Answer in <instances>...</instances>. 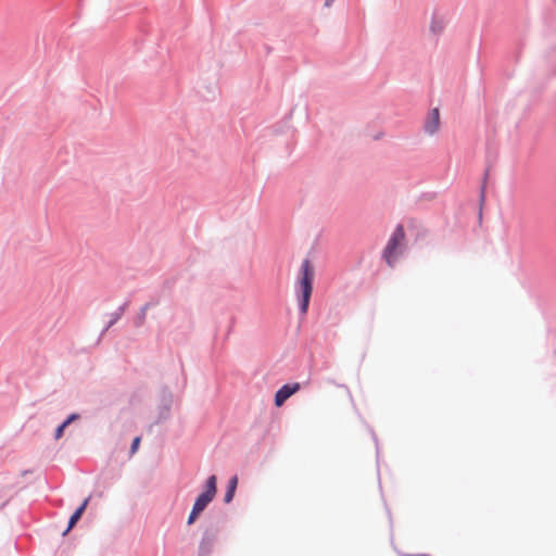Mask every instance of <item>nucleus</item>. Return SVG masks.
I'll return each mask as SVG.
<instances>
[{
  "instance_id": "6e6552de",
  "label": "nucleus",
  "mask_w": 556,
  "mask_h": 556,
  "mask_svg": "<svg viewBox=\"0 0 556 556\" xmlns=\"http://www.w3.org/2000/svg\"><path fill=\"white\" fill-rule=\"evenodd\" d=\"M139 444H140V438L137 437L134 439L132 443H131V446H130V452L131 454L136 453L139 448Z\"/></svg>"
},
{
  "instance_id": "20e7f679",
  "label": "nucleus",
  "mask_w": 556,
  "mask_h": 556,
  "mask_svg": "<svg viewBox=\"0 0 556 556\" xmlns=\"http://www.w3.org/2000/svg\"><path fill=\"white\" fill-rule=\"evenodd\" d=\"M300 390V383L282 386L275 394V404L280 407L291 395Z\"/></svg>"
},
{
  "instance_id": "f03ea898",
  "label": "nucleus",
  "mask_w": 556,
  "mask_h": 556,
  "mask_svg": "<svg viewBox=\"0 0 556 556\" xmlns=\"http://www.w3.org/2000/svg\"><path fill=\"white\" fill-rule=\"evenodd\" d=\"M216 494V477L211 476L206 480L205 491L202 492L195 500L193 508L188 518V525H192L199 515L213 501Z\"/></svg>"
},
{
  "instance_id": "9d476101",
  "label": "nucleus",
  "mask_w": 556,
  "mask_h": 556,
  "mask_svg": "<svg viewBox=\"0 0 556 556\" xmlns=\"http://www.w3.org/2000/svg\"><path fill=\"white\" fill-rule=\"evenodd\" d=\"M431 29L434 31V33H439L442 30V25H440L439 23L437 22H433L432 25H431Z\"/></svg>"
},
{
  "instance_id": "423d86ee",
  "label": "nucleus",
  "mask_w": 556,
  "mask_h": 556,
  "mask_svg": "<svg viewBox=\"0 0 556 556\" xmlns=\"http://www.w3.org/2000/svg\"><path fill=\"white\" fill-rule=\"evenodd\" d=\"M89 498H86L81 505L75 510V513L71 516L68 521V528L67 531H70L80 519L81 515L84 514L85 509L87 508Z\"/></svg>"
},
{
  "instance_id": "7ed1b4c3",
  "label": "nucleus",
  "mask_w": 556,
  "mask_h": 556,
  "mask_svg": "<svg viewBox=\"0 0 556 556\" xmlns=\"http://www.w3.org/2000/svg\"><path fill=\"white\" fill-rule=\"evenodd\" d=\"M405 239V232L402 225H399L391 238L388 241V244L383 251V257L387 261L389 266H393L397 256V249L403 243Z\"/></svg>"
},
{
  "instance_id": "1a4fd4ad",
  "label": "nucleus",
  "mask_w": 556,
  "mask_h": 556,
  "mask_svg": "<svg viewBox=\"0 0 556 556\" xmlns=\"http://www.w3.org/2000/svg\"><path fill=\"white\" fill-rule=\"evenodd\" d=\"M66 427H67V422H64V421L58 427V429L55 431L56 439H60L62 437V433Z\"/></svg>"
},
{
  "instance_id": "39448f33",
  "label": "nucleus",
  "mask_w": 556,
  "mask_h": 556,
  "mask_svg": "<svg viewBox=\"0 0 556 556\" xmlns=\"http://www.w3.org/2000/svg\"><path fill=\"white\" fill-rule=\"evenodd\" d=\"M440 128V111L438 108L431 110L426 123L425 129L429 135H434Z\"/></svg>"
},
{
  "instance_id": "0eeeda50",
  "label": "nucleus",
  "mask_w": 556,
  "mask_h": 556,
  "mask_svg": "<svg viewBox=\"0 0 556 556\" xmlns=\"http://www.w3.org/2000/svg\"><path fill=\"white\" fill-rule=\"evenodd\" d=\"M237 485H238V477L237 476H233L230 480H229V483H228V488H227V491L225 493V503H230L235 496V492H236V489H237Z\"/></svg>"
},
{
  "instance_id": "9b49d317",
  "label": "nucleus",
  "mask_w": 556,
  "mask_h": 556,
  "mask_svg": "<svg viewBox=\"0 0 556 556\" xmlns=\"http://www.w3.org/2000/svg\"><path fill=\"white\" fill-rule=\"evenodd\" d=\"M78 416L76 414H73L71 416H68V418L64 421V422H67V426L77 418Z\"/></svg>"
},
{
  "instance_id": "f257e3e1",
  "label": "nucleus",
  "mask_w": 556,
  "mask_h": 556,
  "mask_svg": "<svg viewBox=\"0 0 556 556\" xmlns=\"http://www.w3.org/2000/svg\"><path fill=\"white\" fill-rule=\"evenodd\" d=\"M314 276V267L311 261L304 260L300 268V276L298 280L299 290L301 292L300 309L302 314H305L308 308L309 299L313 292Z\"/></svg>"
},
{
  "instance_id": "f8f14e48",
  "label": "nucleus",
  "mask_w": 556,
  "mask_h": 556,
  "mask_svg": "<svg viewBox=\"0 0 556 556\" xmlns=\"http://www.w3.org/2000/svg\"><path fill=\"white\" fill-rule=\"evenodd\" d=\"M334 0H326L325 5L330 7Z\"/></svg>"
}]
</instances>
